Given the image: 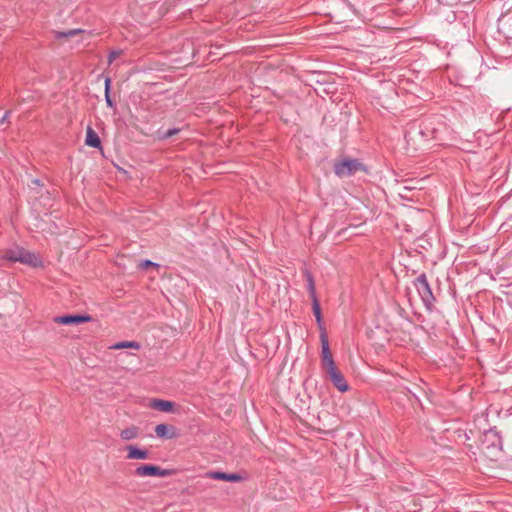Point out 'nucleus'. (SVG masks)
<instances>
[{"label": "nucleus", "mask_w": 512, "mask_h": 512, "mask_svg": "<svg viewBox=\"0 0 512 512\" xmlns=\"http://www.w3.org/2000/svg\"><path fill=\"white\" fill-rule=\"evenodd\" d=\"M423 286H424L425 292H427L429 295H431L429 285L425 281L423 282Z\"/></svg>", "instance_id": "f3484780"}, {"label": "nucleus", "mask_w": 512, "mask_h": 512, "mask_svg": "<svg viewBox=\"0 0 512 512\" xmlns=\"http://www.w3.org/2000/svg\"><path fill=\"white\" fill-rule=\"evenodd\" d=\"M206 476L211 479L226 481L227 473L214 471L208 472Z\"/></svg>", "instance_id": "2eb2a0df"}, {"label": "nucleus", "mask_w": 512, "mask_h": 512, "mask_svg": "<svg viewBox=\"0 0 512 512\" xmlns=\"http://www.w3.org/2000/svg\"><path fill=\"white\" fill-rule=\"evenodd\" d=\"M171 474L170 470L161 469L155 465H142L135 469V475L138 477H166Z\"/></svg>", "instance_id": "39448f33"}, {"label": "nucleus", "mask_w": 512, "mask_h": 512, "mask_svg": "<svg viewBox=\"0 0 512 512\" xmlns=\"http://www.w3.org/2000/svg\"><path fill=\"white\" fill-rule=\"evenodd\" d=\"M313 312H314V316H315L316 322H317V324L319 326V329L321 331V334L322 333H326V330H325V328L323 326L320 304H319V302H318V300L316 298L313 300Z\"/></svg>", "instance_id": "9d476101"}, {"label": "nucleus", "mask_w": 512, "mask_h": 512, "mask_svg": "<svg viewBox=\"0 0 512 512\" xmlns=\"http://www.w3.org/2000/svg\"><path fill=\"white\" fill-rule=\"evenodd\" d=\"M4 258L8 261L20 262L34 268L43 266V261L39 255L17 245L8 248L5 251Z\"/></svg>", "instance_id": "7ed1b4c3"}, {"label": "nucleus", "mask_w": 512, "mask_h": 512, "mask_svg": "<svg viewBox=\"0 0 512 512\" xmlns=\"http://www.w3.org/2000/svg\"><path fill=\"white\" fill-rule=\"evenodd\" d=\"M243 480V477L239 474H227L226 481L229 482H240Z\"/></svg>", "instance_id": "dca6fc26"}, {"label": "nucleus", "mask_w": 512, "mask_h": 512, "mask_svg": "<svg viewBox=\"0 0 512 512\" xmlns=\"http://www.w3.org/2000/svg\"><path fill=\"white\" fill-rule=\"evenodd\" d=\"M105 100L109 107L114 106L113 101L110 98V79L109 78H107L105 80Z\"/></svg>", "instance_id": "4468645a"}, {"label": "nucleus", "mask_w": 512, "mask_h": 512, "mask_svg": "<svg viewBox=\"0 0 512 512\" xmlns=\"http://www.w3.org/2000/svg\"><path fill=\"white\" fill-rule=\"evenodd\" d=\"M86 145L94 148H101V141L97 133L92 129L88 128L86 132V139H85Z\"/></svg>", "instance_id": "1a4fd4ad"}, {"label": "nucleus", "mask_w": 512, "mask_h": 512, "mask_svg": "<svg viewBox=\"0 0 512 512\" xmlns=\"http://www.w3.org/2000/svg\"><path fill=\"white\" fill-rule=\"evenodd\" d=\"M359 170L366 171V168L362 163L353 159H344L337 163L334 168L335 174L339 177L350 176Z\"/></svg>", "instance_id": "20e7f679"}, {"label": "nucleus", "mask_w": 512, "mask_h": 512, "mask_svg": "<svg viewBox=\"0 0 512 512\" xmlns=\"http://www.w3.org/2000/svg\"><path fill=\"white\" fill-rule=\"evenodd\" d=\"M153 407L164 412H172L174 404L171 401L158 400L153 403Z\"/></svg>", "instance_id": "f8f14e48"}, {"label": "nucleus", "mask_w": 512, "mask_h": 512, "mask_svg": "<svg viewBox=\"0 0 512 512\" xmlns=\"http://www.w3.org/2000/svg\"><path fill=\"white\" fill-rule=\"evenodd\" d=\"M138 429L136 427H127L121 430L119 436L124 441L134 440L138 437Z\"/></svg>", "instance_id": "9b49d317"}, {"label": "nucleus", "mask_w": 512, "mask_h": 512, "mask_svg": "<svg viewBox=\"0 0 512 512\" xmlns=\"http://www.w3.org/2000/svg\"><path fill=\"white\" fill-rule=\"evenodd\" d=\"M155 433L159 438L172 439L178 436L176 429L167 424H159L155 427Z\"/></svg>", "instance_id": "6e6552de"}, {"label": "nucleus", "mask_w": 512, "mask_h": 512, "mask_svg": "<svg viewBox=\"0 0 512 512\" xmlns=\"http://www.w3.org/2000/svg\"><path fill=\"white\" fill-rule=\"evenodd\" d=\"M54 321L58 324L62 325H70V324H81L92 321L91 316L85 315H65L58 316L54 319Z\"/></svg>", "instance_id": "423d86ee"}, {"label": "nucleus", "mask_w": 512, "mask_h": 512, "mask_svg": "<svg viewBox=\"0 0 512 512\" xmlns=\"http://www.w3.org/2000/svg\"><path fill=\"white\" fill-rule=\"evenodd\" d=\"M127 348L138 349L139 344H137L136 342L124 341V342L116 343L113 346H111V349H115V350L127 349Z\"/></svg>", "instance_id": "ddd939ff"}, {"label": "nucleus", "mask_w": 512, "mask_h": 512, "mask_svg": "<svg viewBox=\"0 0 512 512\" xmlns=\"http://www.w3.org/2000/svg\"><path fill=\"white\" fill-rule=\"evenodd\" d=\"M149 457V452L146 448L137 445H128L126 447L127 460H146Z\"/></svg>", "instance_id": "0eeeda50"}, {"label": "nucleus", "mask_w": 512, "mask_h": 512, "mask_svg": "<svg viewBox=\"0 0 512 512\" xmlns=\"http://www.w3.org/2000/svg\"><path fill=\"white\" fill-rule=\"evenodd\" d=\"M479 452L490 462H498L503 459L502 440L495 430H489L483 434L479 445Z\"/></svg>", "instance_id": "f03ea898"}, {"label": "nucleus", "mask_w": 512, "mask_h": 512, "mask_svg": "<svg viewBox=\"0 0 512 512\" xmlns=\"http://www.w3.org/2000/svg\"><path fill=\"white\" fill-rule=\"evenodd\" d=\"M320 339H321V355H322L323 366L325 367L333 385L341 393H345L349 390V385L346 382L342 373L338 370V368L334 362L333 356H332L330 348H329L327 333H322V335H320Z\"/></svg>", "instance_id": "f257e3e1"}]
</instances>
